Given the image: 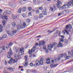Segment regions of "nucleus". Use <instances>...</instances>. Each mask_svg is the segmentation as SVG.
Masks as SVG:
<instances>
[{
  "label": "nucleus",
  "instance_id": "nucleus-14",
  "mask_svg": "<svg viewBox=\"0 0 73 73\" xmlns=\"http://www.w3.org/2000/svg\"><path fill=\"white\" fill-rule=\"evenodd\" d=\"M73 4V3L72 2H69L68 3V4H67L66 5L68 6V7H70V6H71V5H72V4Z\"/></svg>",
  "mask_w": 73,
  "mask_h": 73
},
{
  "label": "nucleus",
  "instance_id": "nucleus-5",
  "mask_svg": "<svg viewBox=\"0 0 73 73\" xmlns=\"http://www.w3.org/2000/svg\"><path fill=\"white\" fill-rule=\"evenodd\" d=\"M50 10L52 12H54L57 10V8L55 5H54L53 7H50Z\"/></svg>",
  "mask_w": 73,
  "mask_h": 73
},
{
  "label": "nucleus",
  "instance_id": "nucleus-28",
  "mask_svg": "<svg viewBox=\"0 0 73 73\" xmlns=\"http://www.w3.org/2000/svg\"><path fill=\"white\" fill-rule=\"evenodd\" d=\"M42 15H43L42 14H40L39 15V18L40 19H42V16H43Z\"/></svg>",
  "mask_w": 73,
  "mask_h": 73
},
{
  "label": "nucleus",
  "instance_id": "nucleus-39",
  "mask_svg": "<svg viewBox=\"0 0 73 73\" xmlns=\"http://www.w3.org/2000/svg\"><path fill=\"white\" fill-rule=\"evenodd\" d=\"M25 27H24L23 25H21V29H23V28H25Z\"/></svg>",
  "mask_w": 73,
  "mask_h": 73
},
{
  "label": "nucleus",
  "instance_id": "nucleus-31",
  "mask_svg": "<svg viewBox=\"0 0 73 73\" xmlns=\"http://www.w3.org/2000/svg\"><path fill=\"white\" fill-rule=\"evenodd\" d=\"M13 34H15V35H16V30H13L12 32Z\"/></svg>",
  "mask_w": 73,
  "mask_h": 73
},
{
  "label": "nucleus",
  "instance_id": "nucleus-34",
  "mask_svg": "<svg viewBox=\"0 0 73 73\" xmlns=\"http://www.w3.org/2000/svg\"><path fill=\"white\" fill-rule=\"evenodd\" d=\"M64 56V54H60V58H62V57H63Z\"/></svg>",
  "mask_w": 73,
  "mask_h": 73
},
{
  "label": "nucleus",
  "instance_id": "nucleus-3",
  "mask_svg": "<svg viewBox=\"0 0 73 73\" xmlns=\"http://www.w3.org/2000/svg\"><path fill=\"white\" fill-rule=\"evenodd\" d=\"M13 58H11L10 60L9 61H8V62L9 63V64H11L12 62V61H13V63H15V62H17V61H18V60H17L16 59H14L13 60Z\"/></svg>",
  "mask_w": 73,
  "mask_h": 73
},
{
  "label": "nucleus",
  "instance_id": "nucleus-18",
  "mask_svg": "<svg viewBox=\"0 0 73 73\" xmlns=\"http://www.w3.org/2000/svg\"><path fill=\"white\" fill-rule=\"evenodd\" d=\"M13 49L16 52H19V49L17 47H14Z\"/></svg>",
  "mask_w": 73,
  "mask_h": 73
},
{
  "label": "nucleus",
  "instance_id": "nucleus-27",
  "mask_svg": "<svg viewBox=\"0 0 73 73\" xmlns=\"http://www.w3.org/2000/svg\"><path fill=\"white\" fill-rule=\"evenodd\" d=\"M31 21V20L29 19H28L26 20V22L27 23H29Z\"/></svg>",
  "mask_w": 73,
  "mask_h": 73
},
{
  "label": "nucleus",
  "instance_id": "nucleus-4",
  "mask_svg": "<svg viewBox=\"0 0 73 73\" xmlns=\"http://www.w3.org/2000/svg\"><path fill=\"white\" fill-rule=\"evenodd\" d=\"M24 48L23 47L20 49V51L19 52V56H22V55L24 54Z\"/></svg>",
  "mask_w": 73,
  "mask_h": 73
},
{
  "label": "nucleus",
  "instance_id": "nucleus-13",
  "mask_svg": "<svg viewBox=\"0 0 73 73\" xmlns=\"http://www.w3.org/2000/svg\"><path fill=\"white\" fill-rule=\"evenodd\" d=\"M42 13L43 15H46L47 12H46V10L44 9L42 11Z\"/></svg>",
  "mask_w": 73,
  "mask_h": 73
},
{
  "label": "nucleus",
  "instance_id": "nucleus-2",
  "mask_svg": "<svg viewBox=\"0 0 73 73\" xmlns=\"http://www.w3.org/2000/svg\"><path fill=\"white\" fill-rule=\"evenodd\" d=\"M43 61H44L43 58H41L40 60V61L39 60H37L36 62V65L39 66L40 65H42L43 64Z\"/></svg>",
  "mask_w": 73,
  "mask_h": 73
},
{
  "label": "nucleus",
  "instance_id": "nucleus-29",
  "mask_svg": "<svg viewBox=\"0 0 73 73\" xmlns=\"http://www.w3.org/2000/svg\"><path fill=\"white\" fill-rule=\"evenodd\" d=\"M34 19L35 20H36L38 19V17L35 16L34 17Z\"/></svg>",
  "mask_w": 73,
  "mask_h": 73
},
{
  "label": "nucleus",
  "instance_id": "nucleus-62",
  "mask_svg": "<svg viewBox=\"0 0 73 73\" xmlns=\"http://www.w3.org/2000/svg\"><path fill=\"white\" fill-rule=\"evenodd\" d=\"M3 25H5V21H4L3 22Z\"/></svg>",
  "mask_w": 73,
  "mask_h": 73
},
{
  "label": "nucleus",
  "instance_id": "nucleus-56",
  "mask_svg": "<svg viewBox=\"0 0 73 73\" xmlns=\"http://www.w3.org/2000/svg\"><path fill=\"white\" fill-rule=\"evenodd\" d=\"M5 19H6V20H7L8 19V17H7V16H5Z\"/></svg>",
  "mask_w": 73,
  "mask_h": 73
},
{
  "label": "nucleus",
  "instance_id": "nucleus-41",
  "mask_svg": "<svg viewBox=\"0 0 73 73\" xmlns=\"http://www.w3.org/2000/svg\"><path fill=\"white\" fill-rule=\"evenodd\" d=\"M64 42L66 44L68 43V40L66 39H65Z\"/></svg>",
  "mask_w": 73,
  "mask_h": 73
},
{
  "label": "nucleus",
  "instance_id": "nucleus-9",
  "mask_svg": "<svg viewBox=\"0 0 73 73\" xmlns=\"http://www.w3.org/2000/svg\"><path fill=\"white\" fill-rule=\"evenodd\" d=\"M7 37V35L6 34H4L3 35L2 37H0V41L1 40H3V38H6Z\"/></svg>",
  "mask_w": 73,
  "mask_h": 73
},
{
  "label": "nucleus",
  "instance_id": "nucleus-58",
  "mask_svg": "<svg viewBox=\"0 0 73 73\" xmlns=\"http://www.w3.org/2000/svg\"><path fill=\"white\" fill-rule=\"evenodd\" d=\"M9 53H12V49H10V52H9Z\"/></svg>",
  "mask_w": 73,
  "mask_h": 73
},
{
  "label": "nucleus",
  "instance_id": "nucleus-49",
  "mask_svg": "<svg viewBox=\"0 0 73 73\" xmlns=\"http://www.w3.org/2000/svg\"><path fill=\"white\" fill-rule=\"evenodd\" d=\"M33 55L32 54H30V57H33Z\"/></svg>",
  "mask_w": 73,
  "mask_h": 73
},
{
  "label": "nucleus",
  "instance_id": "nucleus-45",
  "mask_svg": "<svg viewBox=\"0 0 73 73\" xmlns=\"http://www.w3.org/2000/svg\"><path fill=\"white\" fill-rule=\"evenodd\" d=\"M38 9H40V10H42L43 9V7H39L38 8Z\"/></svg>",
  "mask_w": 73,
  "mask_h": 73
},
{
  "label": "nucleus",
  "instance_id": "nucleus-23",
  "mask_svg": "<svg viewBox=\"0 0 73 73\" xmlns=\"http://www.w3.org/2000/svg\"><path fill=\"white\" fill-rule=\"evenodd\" d=\"M20 55H16L15 56V58H17V59H19V58H21V56H20Z\"/></svg>",
  "mask_w": 73,
  "mask_h": 73
},
{
  "label": "nucleus",
  "instance_id": "nucleus-17",
  "mask_svg": "<svg viewBox=\"0 0 73 73\" xmlns=\"http://www.w3.org/2000/svg\"><path fill=\"white\" fill-rule=\"evenodd\" d=\"M7 69H9L11 72H13V71L15 70V68H13L12 67H10L7 68Z\"/></svg>",
  "mask_w": 73,
  "mask_h": 73
},
{
  "label": "nucleus",
  "instance_id": "nucleus-12",
  "mask_svg": "<svg viewBox=\"0 0 73 73\" xmlns=\"http://www.w3.org/2000/svg\"><path fill=\"white\" fill-rule=\"evenodd\" d=\"M58 34V36H60V35H61V31H59L57 30L56 31V32L54 34V35L57 34Z\"/></svg>",
  "mask_w": 73,
  "mask_h": 73
},
{
  "label": "nucleus",
  "instance_id": "nucleus-50",
  "mask_svg": "<svg viewBox=\"0 0 73 73\" xmlns=\"http://www.w3.org/2000/svg\"><path fill=\"white\" fill-rule=\"evenodd\" d=\"M61 15H62V14H61V13H58V16H61Z\"/></svg>",
  "mask_w": 73,
  "mask_h": 73
},
{
  "label": "nucleus",
  "instance_id": "nucleus-26",
  "mask_svg": "<svg viewBox=\"0 0 73 73\" xmlns=\"http://www.w3.org/2000/svg\"><path fill=\"white\" fill-rule=\"evenodd\" d=\"M54 61L53 60H51V61L50 60V64H51V65H53V64H54Z\"/></svg>",
  "mask_w": 73,
  "mask_h": 73
},
{
  "label": "nucleus",
  "instance_id": "nucleus-51",
  "mask_svg": "<svg viewBox=\"0 0 73 73\" xmlns=\"http://www.w3.org/2000/svg\"><path fill=\"white\" fill-rule=\"evenodd\" d=\"M66 12V11H63L62 13V15H65V13Z\"/></svg>",
  "mask_w": 73,
  "mask_h": 73
},
{
  "label": "nucleus",
  "instance_id": "nucleus-32",
  "mask_svg": "<svg viewBox=\"0 0 73 73\" xmlns=\"http://www.w3.org/2000/svg\"><path fill=\"white\" fill-rule=\"evenodd\" d=\"M32 53V50H29L28 53H29V54H31V53Z\"/></svg>",
  "mask_w": 73,
  "mask_h": 73
},
{
  "label": "nucleus",
  "instance_id": "nucleus-43",
  "mask_svg": "<svg viewBox=\"0 0 73 73\" xmlns=\"http://www.w3.org/2000/svg\"><path fill=\"white\" fill-rule=\"evenodd\" d=\"M35 12L37 14L39 13V10H38V9L36 10V11Z\"/></svg>",
  "mask_w": 73,
  "mask_h": 73
},
{
  "label": "nucleus",
  "instance_id": "nucleus-52",
  "mask_svg": "<svg viewBox=\"0 0 73 73\" xmlns=\"http://www.w3.org/2000/svg\"><path fill=\"white\" fill-rule=\"evenodd\" d=\"M57 59L58 61H60V56H58L57 58Z\"/></svg>",
  "mask_w": 73,
  "mask_h": 73
},
{
  "label": "nucleus",
  "instance_id": "nucleus-16",
  "mask_svg": "<svg viewBox=\"0 0 73 73\" xmlns=\"http://www.w3.org/2000/svg\"><path fill=\"white\" fill-rule=\"evenodd\" d=\"M12 54V53H9V52L8 53V54L7 56V57L8 58H11V56Z\"/></svg>",
  "mask_w": 73,
  "mask_h": 73
},
{
  "label": "nucleus",
  "instance_id": "nucleus-46",
  "mask_svg": "<svg viewBox=\"0 0 73 73\" xmlns=\"http://www.w3.org/2000/svg\"><path fill=\"white\" fill-rule=\"evenodd\" d=\"M28 10L29 11H31V10H32V8H31V7H29L28 8Z\"/></svg>",
  "mask_w": 73,
  "mask_h": 73
},
{
  "label": "nucleus",
  "instance_id": "nucleus-10",
  "mask_svg": "<svg viewBox=\"0 0 73 73\" xmlns=\"http://www.w3.org/2000/svg\"><path fill=\"white\" fill-rule=\"evenodd\" d=\"M7 33L11 37H12L13 35H16L15 34H13L12 32H10L9 31H8L7 32Z\"/></svg>",
  "mask_w": 73,
  "mask_h": 73
},
{
  "label": "nucleus",
  "instance_id": "nucleus-38",
  "mask_svg": "<svg viewBox=\"0 0 73 73\" xmlns=\"http://www.w3.org/2000/svg\"><path fill=\"white\" fill-rule=\"evenodd\" d=\"M6 46H7L6 47V49H8L9 48V44H7L6 45Z\"/></svg>",
  "mask_w": 73,
  "mask_h": 73
},
{
  "label": "nucleus",
  "instance_id": "nucleus-64",
  "mask_svg": "<svg viewBox=\"0 0 73 73\" xmlns=\"http://www.w3.org/2000/svg\"><path fill=\"white\" fill-rule=\"evenodd\" d=\"M15 16L16 19L17 18H18L19 17V15H16Z\"/></svg>",
  "mask_w": 73,
  "mask_h": 73
},
{
  "label": "nucleus",
  "instance_id": "nucleus-22",
  "mask_svg": "<svg viewBox=\"0 0 73 73\" xmlns=\"http://www.w3.org/2000/svg\"><path fill=\"white\" fill-rule=\"evenodd\" d=\"M5 50V48H0V52H3V50Z\"/></svg>",
  "mask_w": 73,
  "mask_h": 73
},
{
  "label": "nucleus",
  "instance_id": "nucleus-55",
  "mask_svg": "<svg viewBox=\"0 0 73 73\" xmlns=\"http://www.w3.org/2000/svg\"><path fill=\"white\" fill-rule=\"evenodd\" d=\"M50 68H54V65H50Z\"/></svg>",
  "mask_w": 73,
  "mask_h": 73
},
{
  "label": "nucleus",
  "instance_id": "nucleus-48",
  "mask_svg": "<svg viewBox=\"0 0 73 73\" xmlns=\"http://www.w3.org/2000/svg\"><path fill=\"white\" fill-rule=\"evenodd\" d=\"M13 45V43L12 42H11L10 43H9V46L10 45V46H12Z\"/></svg>",
  "mask_w": 73,
  "mask_h": 73
},
{
  "label": "nucleus",
  "instance_id": "nucleus-8",
  "mask_svg": "<svg viewBox=\"0 0 73 73\" xmlns=\"http://www.w3.org/2000/svg\"><path fill=\"white\" fill-rule=\"evenodd\" d=\"M54 46H57V43L53 42L52 45L50 44L48 45V48H53Z\"/></svg>",
  "mask_w": 73,
  "mask_h": 73
},
{
  "label": "nucleus",
  "instance_id": "nucleus-63",
  "mask_svg": "<svg viewBox=\"0 0 73 73\" xmlns=\"http://www.w3.org/2000/svg\"><path fill=\"white\" fill-rule=\"evenodd\" d=\"M3 72L4 73H9L8 72L6 71H4V70L3 71Z\"/></svg>",
  "mask_w": 73,
  "mask_h": 73
},
{
  "label": "nucleus",
  "instance_id": "nucleus-44",
  "mask_svg": "<svg viewBox=\"0 0 73 73\" xmlns=\"http://www.w3.org/2000/svg\"><path fill=\"white\" fill-rule=\"evenodd\" d=\"M30 65L31 66H33V63H32V62H31L30 64Z\"/></svg>",
  "mask_w": 73,
  "mask_h": 73
},
{
  "label": "nucleus",
  "instance_id": "nucleus-47",
  "mask_svg": "<svg viewBox=\"0 0 73 73\" xmlns=\"http://www.w3.org/2000/svg\"><path fill=\"white\" fill-rule=\"evenodd\" d=\"M50 31H51V30H48L47 31V32L48 33V34H50Z\"/></svg>",
  "mask_w": 73,
  "mask_h": 73
},
{
  "label": "nucleus",
  "instance_id": "nucleus-20",
  "mask_svg": "<svg viewBox=\"0 0 73 73\" xmlns=\"http://www.w3.org/2000/svg\"><path fill=\"white\" fill-rule=\"evenodd\" d=\"M27 10V8L25 7H23L22 9V11L23 12H25Z\"/></svg>",
  "mask_w": 73,
  "mask_h": 73
},
{
  "label": "nucleus",
  "instance_id": "nucleus-7",
  "mask_svg": "<svg viewBox=\"0 0 73 73\" xmlns=\"http://www.w3.org/2000/svg\"><path fill=\"white\" fill-rule=\"evenodd\" d=\"M28 55H26L25 57V61H26L25 62L24 66H27L28 65V62L27 61L28 60Z\"/></svg>",
  "mask_w": 73,
  "mask_h": 73
},
{
  "label": "nucleus",
  "instance_id": "nucleus-21",
  "mask_svg": "<svg viewBox=\"0 0 73 73\" xmlns=\"http://www.w3.org/2000/svg\"><path fill=\"white\" fill-rule=\"evenodd\" d=\"M3 26L1 25H0V32H2L3 31Z\"/></svg>",
  "mask_w": 73,
  "mask_h": 73
},
{
  "label": "nucleus",
  "instance_id": "nucleus-53",
  "mask_svg": "<svg viewBox=\"0 0 73 73\" xmlns=\"http://www.w3.org/2000/svg\"><path fill=\"white\" fill-rule=\"evenodd\" d=\"M60 36L62 38H64V37H65V36L64 35H60Z\"/></svg>",
  "mask_w": 73,
  "mask_h": 73
},
{
  "label": "nucleus",
  "instance_id": "nucleus-59",
  "mask_svg": "<svg viewBox=\"0 0 73 73\" xmlns=\"http://www.w3.org/2000/svg\"><path fill=\"white\" fill-rule=\"evenodd\" d=\"M1 19H5V16H2L1 17Z\"/></svg>",
  "mask_w": 73,
  "mask_h": 73
},
{
  "label": "nucleus",
  "instance_id": "nucleus-33",
  "mask_svg": "<svg viewBox=\"0 0 73 73\" xmlns=\"http://www.w3.org/2000/svg\"><path fill=\"white\" fill-rule=\"evenodd\" d=\"M60 42H64V40L62 38H60Z\"/></svg>",
  "mask_w": 73,
  "mask_h": 73
},
{
  "label": "nucleus",
  "instance_id": "nucleus-36",
  "mask_svg": "<svg viewBox=\"0 0 73 73\" xmlns=\"http://www.w3.org/2000/svg\"><path fill=\"white\" fill-rule=\"evenodd\" d=\"M22 15L23 16V17H27V15L25 14V13H24L22 14Z\"/></svg>",
  "mask_w": 73,
  "mask_h": 73
},
{
  "label": "nucleus",
  "instance_id": "nucleus-24",
  "mask_svg": "<svg viewBox=\"0 0 73 73\" xmlns=\"http://www.w3.org/2000/svg\"><path fill=\"white\" fill-rule=\"evenodd\" d=\"M11 24L12 25V26H13V27H15V25H16V24L15 22L11 23Z\"/></svg>",
  "mask_w": 73,
  "mask_h": 73
},
{
  "label": "nucleus",
  "instance_id": "nucleus-61",
  "mask_svg": "<svg viewBox=\"0 0 73 73\" xmlns=\"http://www.w3.org/2000/svg\"><path fill=\"white\" fill-rule=\"evenodd\" d=\"M33 72H34V73H36V71H37V70H32Z\"/></svg>",
  "mask_w": 73,
  "mask_h": 73
},
{
  "label": "nucleus",
  "instance_id": "nucleus-35",
  "mask_svg": "<svg viewBox=\"0 0 73 73\" xmlns=\"http://www.w3.org/2000/svg\"><path fill=\"white\" fill-rule=\"evenodd\" d=\"M21 8H20L18 10V13H21Z\"/></svg>",
  "mask_w": 73,
  "mask_h": 73
},
{
  "label": "nucleus",
  "instance_id": "nucleus-40",
  "mask_svg": "<svg viewBox=\"0 0 73 73\" xmlns=\"http://www.w3.org/2000/svg\"><path fill=\"white\" fill-rule=\"evenodd\" d=\"M47 48L48 49V50H49V51H51V50H52V48H49V45H48V47H47Z\"/></svg>",
  "mask_w": 73,
  "mask_h": 73
},
{
  "label": "nucleus",
  "instance_id": "nucleus-15",
  "mask_svg": "<svg viewBox=\"0 0 73 73\" xmlns=\"http://www.w3.org/2000/svg\"><path fill=\"white\" fill-rule=\"evenodd\" d=\"M50 60L49 59V58H48L46 59V62L47 64H50Z\"/></svg>",
  "mask_w": 73,
  "mask_h": 73
},
{
  "label": "nucleus",
  "instance_id": "nucleus-1",
  "mask_svg": "<svg viewBox=\"0 0 73 73\" xmlns=\"http://www.w3.org/2000/svg\"><path fill=\"white\" fill-rule=\"evenodd\" d=\"M72 25L71 24H69L68 25H67L66 26V29L64 30L65 32H66L67 35H69V33L67 31L66 29H72Z\"/></svg>",
  "mask_w": 73,
  "mask_h": 73
},
{
  "label": "nucleus",
  "instance_id": "nucleus-19",
  "mask_svg": "<svg viewBox=\"0 0 73 73\" xmlns=\"http://www.w3.org/2000/svg\"><path fill=\"white\" fill-rule=\"evenodd\" d=\"M40 44H41V45H44L45 44V41L42 40L40 42Z\"/></svg>",
  "mask_w": 73,
  "mask_h": 73
},
{
  "label": "nucleus",
  "instance_id": "nucleus-42",
  "mask_svg": "<svg viewBox=\"0 0 73 73\" xmlns=\"http://www.w3.org/2000/svg\"><path fill=\"white\" fill-rule=\"evenodd\" d=\"M12 17L13 19H16V16H15L13 15H12Z\"/></svg>",
  "mask_w": 73,
  "mask_h": 73
},
{
  "label": "nucleus",
  "instance_id": "nucleus-54",
  "mask_svg": "<svg viewBox=\"0 0 73 73\" xmlns=\"http://www.w3.org/2000/svg\"><path fill=\"white\" fill-rule=\"evenodd\" d=\"M70 58V56H67L66 58L67 59H69Z\"/></svg>",
  "mask_w": 73,
  "mask_h": 73
},
{
  "label": "nucleus",
  "instance_id": "nucleus-37",
  "mask_svg": "<svg viewBox=\"0 0 73 73\" xmlns=\"http://www.w3.org/2000/svg\"><path fill=\"white\" fill-rule=\"evenodd\" d=\"M23 25L24 27H25L27 26V25L26 24L25 22H24L23 23V25Z\"/></svg>",
  "mask_w": 73,
  "mask_h": 73
},
{
  "label": "nucleus",
  "instance_id": "nucleus-6",
  "mask_svg": "<svg viewBox=\"0 0 73 73\" xmlns=\"http://www.w3.org/2000/svg\"><path fill=\"white\" fill-rule=\"evenodd\" d=\"M57 3L56 4V7H57V8H60V4H62V3L61 2V1L57 0Z\"/></svg>",
  "mask_w": 73,
  "mask_h": 73
},
{
  "label": "nucleus",
  "instance_id": "nucleus-57",
  "mask_svg": "<svg viewBox=\"0 0 73 73\" xmlns=\"http://www.w3.org/2000/svg\"><path fill=\"white\" fill-rule=\"evenodd\" d=\"M32 15V13H31V12H30L28 13V15L29 16H31V15Z\"/></svg>",
  "mask_w": 73,
  "mask_h": 73
},
{
  "label": "nucleus",
  "instance_id": "nucleus-60",
  "mask_svg": "<svg viewBox=\"0 0 73 73\" xmlns=\"http://www.w3.org/2000/svg\"><path fill=\"white\" fill-rule=\"evenodd\" d=\"M43 49L45 50L46 49V46L45 45L43 46Z\"/></svg>",
  "mask_w": 73,
  "mask_h": 73
},
{
  "label": "nucleus",
  "instance_id": "nucleus-25",
  "mask_svg": "<svg viewBox=\"0 0 73 73\" xmlns=\"http://www.w3.org/2000/svg\"><path fill=\"white\" fill-rule=\"evenodd\" d=\"M57 46H60V47H62V44L60 42L59 44H58V45Z\"/></svg>",
  "mask_w": 73,
  "mask_h": 73
},
{
  "label": "nucleus",
  "instance_id": "nucleus-11",
  "mask_svg": "<svg viewBox=\"0 0 73 73\" xmlns=\"http://www.w3.org/2000/svg\"><path fill=\"white\" fill-rule=\"evenodd\" d=\"M62 8L63 9H66L68 8V6L66 4H64L63 6L60 7V8Z\"/></svg>",
  "mask_w": 73,
  "mask_h": 73
},
{
  "label": "nucleus",
  "instance_id": "nucleus-30",
  "mask_svg": "<svg viewBox=\"0 0 73 73\" xmlns=\"http://www.w3.org/2000/svg\"><path fill=\"white\" fill-rule=\"evenodd\" d=\"M17 27L18 29H21V25H18L17 26Z\"/></svg>",
  "mask_w": 73,
  "mask_h": 73
}]
</instances>
